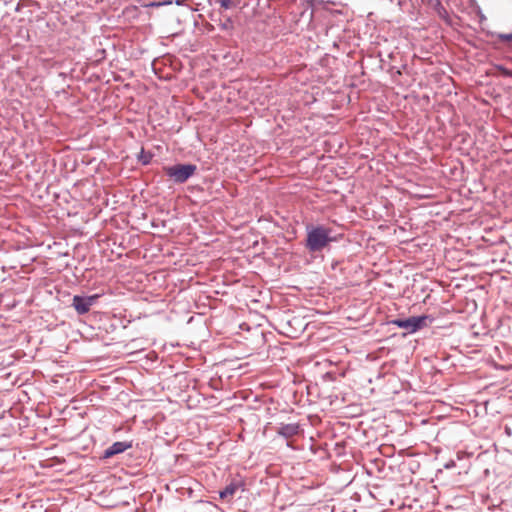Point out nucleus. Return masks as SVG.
Wrapping results in <instances>:
<instances>
[{"mask_svg":"<svg viewBox=\"0 0 512 512\" xmlns=\"http://www.w3.org/2000/svg\"><path fill=\"white\" fill-rule=\"evenodd\" d=\"M220 6L224 9H230L240 4L239 0H219Z\"/></svg>","mask_w":512,"mask_h":512,"instance_id":"10","label":"nucleus"},{"mask_svg":"<svg viewBox=\"0 0 512 512\" xmlns=\"http://www.w3.org/2000/svg\"><path fill=\"white\" fill-rule=\"evenodd\" d=\"M182 2H183V0H176V1H175V3H176L177 5H181V4H182Z\"/></svg>","mask_w":512,"mask_h":512,"instance_id":"16","label":"nucleus"},{"mask_svg":"<svg viewBox=\"0 0 512 512\" xmlns=\"http://www.w3.org/2000/svg\"><path fill=\"white\" fill-rule=\"evenodd\" d=\"M165 175L176 184L185 183L197 171L195 164H175L163 168Z\"/></svg>","mask_w":512,"mask_h":512,"instance_id":"2","label":"nucleus"},{"mask_svg":"<svg viewBox=\"0 0 512 512\" xmlns=\"http://www.w3.org/2000/svg\"><path fill=\"white\" fill-rule=\"evenodd\" d=\"M300 431L301 428L298 423H280L279 426L276 428L277 435L283 437L284 439H290L298 435Z\"/></svg>","mask_w":512,"mask_h":512,"instance_id":"5","label":"nucleus"},{"mask_svg":"<svg viewBox=\"0 0 512 512\" xmlns=\"http://www.w3.org/2000/svg\"><path fill=\"white\" fill-rule=\"evenodd\" d=\"M85 298L89 302V305L93 306V305H95L97 303L98 299L100 298V295L99 294H93V295L85 296Z\"/></svg>","mask_w":512,"mask_h":512,"instance_id":"12","label":"nucleus"},{"mask_svg":"<svg viewBox=\"0 0 512 512\" xmlns=\"http://www.w3.org/2000/svg\"><path fill=\"white\" fill-rule=\"evenodd\" d=\"M239 2H241V0H239Z\"/></svg>","mask_w":512,"mask_h":512,"instance_id":"17","label":"nucleus"},{"mask_svg":"<svg viewBox=\"0 0 512 512\" xmlns=\"http://www.w3.org/2000/svg\"><path fill=\"white\" fill-rule=\"evenodd\" d=\"M431 322L432 319H430L429 316L421 315V316H412L409 318H397L391 321V324L404 329L407 331V333H415L416 331L422 329L423 327L427 326V322Z\"/></svg>","mask_w":512,"mask_h":512,"instance_id":"3","label":"nucleus"},{"mask_svg":"<svg viewBox=\"0 0 512 512\" xmlns=\"http://www.w3.org/2000/svg\"><path fill=\"white\" fill-rule=\"evenodd\" d=\"M71 306L75 309L78 315H84L90 311L91 306L85 296L74 295Z\"/></svg>","mask_w":512,"mask_h":512,"instance_id":"7","label":"nucleus"},{"mask_svg":"<svg viewBox=\"0 0 512 512\" xmlns=\"http://www.w3.org/2000/svg\"><path fill=\"white\" fill-rule=\"evenodd\" d=\"M497 39L500 42H503V43L507 42V43L512 44V33H508V34L500 33L497 35Z\"/></svg>","mask_w":512,"mask_h":512,"instance_id":"11","label":"nucleus"},{"mask_svg":"<svg viewBox=\"0 0 512 512\" xmlns=\"http://www.w3.org/2000/svg\"><path fill=\"white\" fill-rule=\"evenodd\" d=\"M172 3H173L172 0H167V1H163V2H152L150 4V6L151 7H160V6H163V5H170Z\"/></svg>","mask_w":512,"mask_h":512,"instance_id":"13","label":"nucleus"},{"mask_svg":"<svg viewBox=\"0 0 512 512\" xmlns=\"http://www.w3.org/2000/svg\"><path fill=\"white\" fill-rule=\"evenodd\" d=\"M331 229L323 225L307 226L306 248L310 252L322 251L335 238L330 235Z\"/></svg>","mask_w":512,"mask_h":512,"instance_id":"1","label":"nucleus"},{"mask_svg":"<svg viewBox=\"0 0 512 512\" xmlns=\"http://www.w3.org/2000/svg\"><path fill=\"white\" fill-rule=\"evenodd\" d=\"M151 159H152V154L149 152L146 153L144 150H142L140 152V154L138 155V161L140 163H142L143 165H148L151 162Z\"/></svg>","mask_w":512,"mask_h":512,"instance_id":"9","label":"nucleus"},{"mask_svg":"<svg viewBox=\"0 0 512 512\" xmlns=\"http://www.w3.org/2000/svg\"><path fill=\"white\" fill-rule=\"evenodd\" d=\"M498 69L499 71L501 72L502 75L504 76H507V77H511L512 76V71L503 67V66H498Z\"/></svg>","mask_w":512,"mask_h":512,"instance_id":"14","label":"nucleus"},{"mask_svg":"<svg viewBox=\"0 0 512 512\" xmlns=\"http://www.w3.org/2000/svg\"><path fill=\"white\" fill-rule=\"evenodd\" d=\"M238 490H245V482L240 478H234L223 490L219 491V497L222 500H230Z\"/></svg>","mask_w":512,"mask_h":512,"instance_id":"4","label":"nucleus"},{"mask_svg":"<svg viewBox=\"0 0 512 512\" xmlns=\"http://www.w3.org/2000/svg\"><path fill=\"white\" fill-rule=\"evenodd\" d=\"M427 4L437 12L440 18L447 20L448 12L441 4V0H431Z\"/></svg>","mask_w":512,"mask_h":512,"instance_id":"8","label":"nucleus"},{"mask_svg":"<svg viewBox=\"0 0 512 512\" xmlns=\"http://www.w3.org/2000/svg\"><path fill=\"white\" fill-rule=\"evenodd\" d=\"M452 466H454V462L447 464L445 467H446V468H450V467H452Z\"/></svg>","mask_w":512,"mask_h":512,"instance_id":"15","label":"nucleus"},{"mask_svg":"<svg viewBox=\"0 0 512 512\" xmlns=\"http://www.w3.org/2000/svg\"><path fill=\"white\" fill-rule=\"evenodd\" d=\"M132 447L131 442L126 441H117L114 442L111 446H109L103 453V458L108 459L111 458L117 454L123 453L129 448Z\"/></svg>","mask_w":512,"mask_h":512,"instance_id":"6","label":"nucleus"}]
</instances>
